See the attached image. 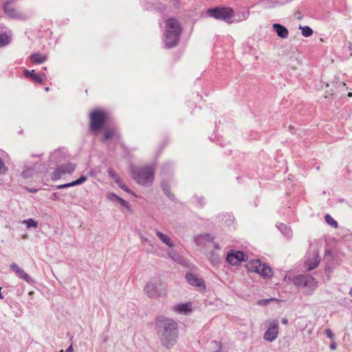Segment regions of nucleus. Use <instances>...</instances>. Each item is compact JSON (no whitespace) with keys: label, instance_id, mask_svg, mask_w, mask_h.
Here are the masks:
<instances>
[{"label":"nucleus","instance_id":"nucleus-47","mask_svg":"<svg viewBox=\"0 0 352 352\" xmlns=\"http://www.w3.org/2000/svg\"><path fill=\"white\" fill-rule=\"evenodd\" d=\"M4 296L1 294V287H0V299H3Z\"/></svg>","mask_w":352,"mask_h":352},{"label":"nucleus","instance_id":"nucleus-25","mask_svg":"<svg viewBox=\"0 0 352 352\" xmlns=\"http://www.w3.org/2000/svg\"><path fill=\"white\" fill-rule=\"evenodd\" d=\"M208 258L213 265L220 263V256L218 254L215 253L214 251H211L208 254Z\"/></svg>","mask_w":352,"mask_h":352},{"label":"nucleus","instance_id":"nucleus-51","mask_svg":"<svg viewBox=\"0 0 352 352\" xmlns=\"http://www.w3.org/2000/svg\"><path fill=\"white\" fill-rule=\"evenodd\" d=\"M49 89H50V88H49L48 87H47L45 89V90L46 91H49Z\"/></svg>","mask_w":352,"mask_h":352},{"label":"nucleus","instance_id":"nucleus-9","mask_svg":"<svg viewBox=\"0 0 352 352\" xmlns=\"http://www.w3.org/2000/svg\"><path fill=\"white\" fill-rule=\"evenodd\" d=\"M76 168V164L72 163H67L65 164H61L56 167V170L53 173V179L56 180L61 177L62 175L66 174L72 173Z\"/></svg>","mask_w":352,"mask_h":352},{"label":"nucleus","instance_id":"nucleus-30","mask_svg":"<svg viewBox=\"0 0 352 352\" xmlns=\"http://www.w3.org/2000/svg\"><path fill=\"white\" fill-rule=\"evenodd\" d=\"M22 223L25 224L28 228H38V222L34 220L33 219H28L26 220H23Z\"/></svg>","mask_w":352,"mask_h":352},{"label":"nucleus","instance_id":"nucleus-23","mask_svg":"<svg viewBox=\"0 0 352 352\" xmlns=\"http://www.w3.org/2000/svg\"><path fill=\"white\" fill-rule=\"evenodd\" d=\"M276 226L286 238L290 239L292 237V232L290 228L282 223L277 224Z\"/></svg>","mask_w":352,"mask_h":352},{"label":"nucleus","instance_id":"nucleus-15","mask_svg":"<svg viewBox=\"0 0 352 352\" xmlns=\"http://www.w3.org/2000/svg\"><path fill=\"white\" fill-rule=\"evenodd\" d=\"M320 262L318 252H315L311 259L307 260L305 263L307 270L310 271L316 268Z\"/></svg>","mask_w":352,"mask_h":352},{"label":"nucleus","instance_id":"nucleus-13","mask_svg":"<svg viewBox=\"0 0 352 352\" xmlns=\"http://www.w3.org/2000/svg\"><path fill=\"white\" fill-rule=\"evenodd\" d=\"M24 75L28 78H31L34 81L42 84L44 80H46L47 76L45 74H36L35 71L34 69L29 71L25 69L24 71Z\"/></svg>","mask_w":352,"mask_h":352},{"label":"nucleus","instance_id":"nucleus-17","mask_svg":"<svg viewBox=\"0 0 352 352\" xmlns=\"http://www.w3.org/2000/svg\"><path fill=\"white\" fill-rule=\"evenodd\" d=\"M107 199L111 201H117V202L120 203V204L122 206H123L127 209L130 208L129 203L126 201H125L124 199H123L122 198H121L119 196H118L117 195H116L115 193H113V192L109 193L107 195Z\"/></svg>","mask_w":352,"mask_h":352},{"label":"nucleus","instance_id":"nucleus-21","mask_svg":"<svg viewBox=\"0 0 352 352\" xmlns=\"http://www.w3.org/2000/svg\"><path fill=\"white\" fill-rule=\"evenodd\" d=\"M308 274L306 275H297L293 277L292 283L296 287H304L305 285V281L307 278Z\"/></svg>","mask_w":352,"mask_h":352},{"label":"nucleus","instance_id":"nucleus-4","mask_svg":"<svg viewBox=\"0 0 352 352\" xmlns=\"http://www.w3.org/2000/svg\"><path fill=\"white\" fill-rule=\"evenodd\" d=\"M131 174L133 179L143 186L150 185L154 179V170L151 166L133 168Z\"/></svg>","mask_w":352,"mask_h":352},{"label":"nucleus","instance_id":"nucleus-2","mask_svg":"<svg viewBox=\"0 0 352 352\" xmlns=\"http://www.w3.org/2000/svg\"><path fill=\"white\" fill-rule=\"evenodd\" d=\"M182 27L179 22L174 19L170 18L166 23V31L164 33V41L166 48L175 47L179 42Z\"/></svg>","mask_w":352,"mask_h":352},{"label":"nucleus","instance_id":"nucleus-38","mask_svg":"<svg viewBox=\"0 0 352 352\" xmlns=\"http://www.w3.org/2000/svg\"><path fill=\"white\" fill-rule=\"evenodd\" d=\"M212 344H214L218 349H222V344L220 342L214 340L212 342Z\"/></svg>","mask_w":352,"mask_h":352},{"label":"nucleus","instance_id":"nucleus-28","mask_svg":"<svg viewBox=\"0 0 352 352\" xmlns=\"http://www.w3.org/2000/svg\"><path fill=\"white\" fill-rule=\"evenodd\" d=\"M34 173V168H26L21 173V175L25 179H29L33 176Z\"/></svg>","mask_w":352,"mask_h":352},{"label":"nucleus","instance_id":"nucleus-34","mask_svg":"<svg viewBox=\"0 0 352 352\" xmlns=\"http://www.w3.org/2000/svg\"><path fill=\"white\" fill-rule=\"evenodd\" d=\"M8 168L6 166L4 162L0 158V174H4L7 171Z\"/></svg>","mask_w":352,"mask_h":352},{"label":"nucleus","instance_id":"nucleus-53","mask_svg":"<svg viewBox=\"0 0 352 352\" xmlns=\"http://www.w3.org/2000/svg\"><path fill=\"white\" fill-rule=\"evenodd\" d=\"M348 96H352V93L349 92V93L348 94Z\"/></svg>","mask_w":352,"mask_h":352},{"label":"nucleus","instance_id":"nucleus-16","mask_svg":"<svg viewBox=\"0 0 352 352\" xmlns=\"http://www.w3.org/2000/svg\"><path fill=\"white\" fill-rule=\"evenodd\" d=\"M3 11L4 12L11 18H19L20 14L14 10V8L12 6L11 2L6 1L3 5Z\"/></svg>","mask_w":352,"mask_h":352},{"label":"nucleus","instance_id":"nucleus-14","mask_svg":"<svg viewBox=\"0 0 352 352\" xmlns=\"http://www.w3.org/2000/svg\"><path fill=\"white\" fill-rule=\"evenodd\" d=\"M273 29L276 32V34L281 38H287L289 36L288 30L283 25L279 23H274Z\"/></svg>","mask_w":352,"mask_h":352},{"label":"nucleus","instance_id":"nucleus-24","mask_svg":"<svg viewBox=\"0 0 352 352\" xmlns=\"http://www.w3.org/2000/svg\"><path fill=\"white\" fill-rule=\"evenodd\" d=\"M47 59L46 55H41L38 53H35L31 55L30 60L33 63L41 64L44 63Z\"/></svg>","mask_w":352,"mask_h":352},{"label":"nucleus","instance_id":"nucleus-22","mask_svg":"<svg viewBox=\"0 0 352 352\" xmlns=\"http://www.w3.org/2000/svg\"><path fill=\"white\" fill-rule=\"evenodd\" d=\"M174 310L179 314H188L191 311V307L189 304L181 303L175 305Z\"/></svg>","mask_w":352,"mask_h":352},{"label":"nucleus","instance_id":"nucleus-35","mask_svg":"<svg viewBox=\"0 0 352 352\" xmlns=\"http://www.w3.org/2000/svg\"><path fill=\"white\" fill-rule=\"evenodd\" d=\"M324 333L331 340H334V334L333 333L332 331L330 329H327L324 331Z\"/></svg>","mask_w":352,"mask_h":352},{"label":"nucleus","instance_id":"nucleus-29","mask_svg":"<svg viewBox=\"0 0 352 352\" xmlns=\"http://www.w3.org/2000/svg\"><path fill=\"white\" fill-rule=\"evenodd\" d=\"M299 28L301 30V33L305 37H309L313 34L312 29L307 25L300 26Z\"/></svg>","mask_w":352,"mask_h":352},{"label":"nucleus","instance_id":"nucleus-18","mask_svg":"<svg viewBox=\"0 0 352 352\" xmlns=\"http://www.w3.org/2000/svg\"><path fill=\"white\" fill-rule=\"evenodd\" d=\"M87 180V177L85 175H82L78 179L73 181L70 183H67L65 184H61V185L57 186V188L62 189V188H66L80 185V184H82V183H84L85 182H86Z\"/></svg>","mask_w":352,"mask_h":352},{"label":"nucleus","instance_id":"nucleus-52","mask_svg":"<svg viewBox=\"0 0 352 352\" xmlns=\"http://www.w3.org/2000/svg\"><path fill=\"white\" fill-rule=\"evenodd\" d=\"M349 294H350L351 296H352V289H350V291H349Z\"/></svg>","mask_w":352,"mask_h":352},{"label":"nucleus","instance_id":"nucleus-50","mask_svg":"<svg viewBox=\"0 0 352 352\" xmlns=\"http://www.w3.org/2000/svg\"><path fill=\"white\" fill-rule=\"evenodd\" d=\"M213 352H222V349H217V351H213Z\"/></svg>","mask_w":352,"mask_h":352},{"label":"nucleus","instance_id":"nucleus-20","mask_svg":"<svg viewBox=\"0 0 352 352\" xmlns=\"http://www.w3.org/2000/svg\"><path fill=\"white\" fill-rule=\"evenodd\" d=\"M155 234L158 236V238L169 248H173L175 246L174 243L168 235L163 234L162 232L158 230L155 231Z\"/></svg>","mask_w":352,"mask_h":352},{"label":"nucleus","instance_id":"nucleus-36","mask_svg":"<svg viewBox=\"0 0 352 352\" xmlns=\"http://www.w3.org/2000/svg\"><path fill=\"white\" fill-rule=\"evenodd\" d=\"M109 175L114 180L115 182H116V179H120L118 177V175L111 169L109 170Z\"/></svg>","mask_w":352,"mask_h":352},{"label":"nucleus","instance_id":"nucleus-41","mask_svg":"<svg viewBox=\"0 0 352 352\" xmlns=\"http://www.w3.org/2000/svg\"><path fill=\"white\" fill-rule=\"evenodd\" d=\"M201 237H203L204 239L205 240H207V241H212L213 240V238L208 234H205L204 235H201Z\"/></svg>","mask_w":352,"mask_h":352},{"label":"nucleus","instance_id":"nucleus-39","mask_svg":"<svg viewBox=\"0 0 352 352\" xmlns=\"http://www.w3.org/2000/svg\"><path fill=\"white\" fill-rule=\"evenodd\" d=\"M168 254L169 256L171 257L174 260H177V258L179 257V255L177 254H176L175 252H170Z\"/></svg>","mask_w":352,"mask_h":352},{"label":"nucleus","instance_id":"nucleus-37","mask_svg":"<svg viewBox=\"0 0 352 352\" xmlns=\"http://www.w3.org/2000/svg\"><path fill=\"white\" fill-rule=\"evenodd\" d=\"M272 299H264V300H261L258 301V304L260 305H267L270 301H271Z\"/></svg>","mask_w":352,"mask_h":352},{"label":"nucleus","instance_id":"nucleus-5","mask_svg":"<svg viewBox=\"0 0 352 352\" xmlns=\"http://www.w3.org/2000/svg\"><path fill=\"white\" fill-rule=\"evenodd\" d=\"M248 269L252 272L258 274L260 276L269 278L272 275L271 268L265 263H261L259 260H253L247 265Z\"/></svg>","mask_w":352,"mask_h":352},{"label":"nucleus","instance_id":"nucleus-49","mask_svg":"<svg viewBox=\"0 0 352 352\" xmlns=\"http://www.w3.org/2000/svg\"><path fill=\"white\" fill-rule=\"evenodd\" d=\"M142 239H143L144 241H148V239L142 236Z\"/></svg>","mask_w":352,"mask_h":352},{"label":"nucleus","instance_id":"nucleus-31","mask_svg":"<svg viewBox=\"0 0 352 352\" xmlns=\"http://www.w3.org/2000/svg\"><path fill=\"white\" fill-rule=\"evenodd\" d=\"M326 222L333 228L338 227V222L335 221L329 214H326L324 217Z\"/></svg>","mask_w":352,"mask_h":352},{"label":"nucleus","instance_id":"nucleus-32","mask_svg":"<svg viewBox=\"0 0 352 352\" xmlns=\"http://www.w3.org/2000/svg\"><path fill=\"white\" fill-rule=\"evenodd\" d=\"M116 183L118 185L120 188H121L122 190L127 192H130L131 190L122 182L121 179H117L116 180Z\"/></svg>","mask_w":352,"mask_h":352},{"label":"nucleus","instance_id":"nucleus-10","mask_svg":"<svg viewBox=\"0 0 352 352\" xmlns=\"http://www.w3.org/2000/svg\"><path fill=\"white\" fill-rule=\"evenodd\" d=\"M246 254L242 251H231L227 254L226 261L232 265H236L241 261H245Z\"/></svg>","mask_w":352,"mask_h":352},{"label":"nucleus","instance_id":"nucleus-40","mask_svg":"<svg viewBox=\"0 0 352 352\" xmlns=\"http://www.w3.org/2000/svg\"><path fill=\"white\" fill-rule=\"evenodd\" d=\"M196 199H197V203H198L201 206H202L205 204V202H204V199L203 197H196Z\"/></svg>","mask_w":352,"mask_h":352},{"label":"nucleus","instance_id":"nucleus-11","mask_svg":"<svg viewBox=\"0 0 352 352\" xmlns=\"http://www.w3.org/2000/svg\"><path fill=\"white\" fill-rule=\"evenodd\" d=\"M186 279L189 285L198 287L200 290H205L206 285L204 280L199 278L196 275L192 273H188L186 275Z\"/></svg>","mask_w":352,"mask_h":352},{"label":"nucleus","instance_id":"nucleus-27","mask_svg":"<svg viewBox=\"0 0 352 352\" xmlns=\"http://www.w3.org/2000/svg\"><path fill=\"white\" fill-rule=\"evenodd\" d=\"M11 41V38L6 33H0V47L8 45Z\"/></svg>","mask_w":352,"mask_h":352},{"label":"nucleus","instance_id":"nucleus-33","mask_svg":"<svg viewBox=\"0 0 352 352\" xmlns=\"http://www.w3.org/2000/svg\"><path fill=\"white\" fill-rule=\"evenodd\" d=\"M114 135V131L113 130H107L104 133V139L107 140L113 137Z\"/></svg>","mask_w":352,"mask_h":352},{"label":"nucleus","instance_id":"nucleus-12","mask_svg":"<svg viewBox=\"0 0 352 352\" xmlns=\"http://www.w3.org/2000/svg\"><path fill=\"white\" fill-rule=\"evenodd\" d=\"M10 267L14 272H15L17 274V276L20 278L23 279L28 283H32L33 282L32 278L28 274H26L25 271L22 268H21L16 263H12Z\"/></svg>","mask_w":352,"mask_h":352},{"label":"nucleus","instance_id":"nucleus-48","mask_svg":"<svg viewBox=\"0 0 352 352\" xmlns=\"http://www.w3.org/2000/svg\"><path fill=\"white\" fill-rule=\"evenodd\" d=\"M327 254H330V251H329V250H326V252H325V256H326Z\"/></svg>","mask_w":352,"mask_h":352},{"label":"nucleus","instance_id":"nucleus-3","mask_svg":"<svg viewBox=\"0 0 352 352\" xmlns=\"http://www.w3.org/2000/svg\"><path fill=\"white\" fill-rule=\"evenodd\" d=\"M144 291L149 298H155L166 294V285L159 278H151L144 286Z\"/></svg>","mask_w":352,"mask_h":352},{"label":"nucleus","instance_id":"nucleus-44","mask_svg":"<svg viewBox=\"0 0 352 352\" xmlns=\"http://www.w3.org/2000/svg\"><path fill=\"white\" fill-rule=\"evenodd\" d=\"M74 349H73V346H72V344H71L66 350L65 352H73Z\"/></svg>","mask_w":352,"mask_h":352},{"label":"nucleus","instance_id":"nucleus-45","mask_svg":"<svg viewBox=\"0 0 352 352\" xmlns=\"http://www.w3.org/2000/svg\"><path fill=\"white\" fill-rule=\"evenodd\" d=\"M282 323L284 324H288V320L287 318H283L281 320Z\"/></svg>","mask_w":352,"mask_h":352},{"label":"nucleus","instance_id":"nucleus-6","mask_svg":"<svg viewBox=\"0 0 352 352\" xmlns=\"http://www.w3.org/2000/svg\"><path fill=\"white\" fill-rule=\"evenodd\" d=\"M208 15L216 19L228 21L233 16V10L230 8H215L213 9H208L207 11Z\"/></svg>","mask_w":352,"mask_h":352},{"label":"nucleus","instance_id":"nucleus-42","mask_svg":"<svg viewBox=\"0 0 352 352\" xmlns=\"http://www.w3.org/2000/svg\"><path fill=\"white\" fill-rule=\"evenodd\" d=\"M336 346H337V344H336V342L333 340L331 343L330 344L329 348L331 350H334L336 349Z\"/></svg>","mask_w":352,"mask_h":352},{"label":"nucleus","instance_id":"nucleus-55","mask_svg":"<svg viewBox=\"0 0 352 352\" xmlns=\"http://www.w3.org/2000/svg\"><path fill=\"white\" fill-rule=\"evenodd\" d=\"M43 69H44V70H46V69H47V67H43Z\"/></svg>","mask_w":352,"mask_h":352},{"label":"nucleus","instance_id":"nucleus-1","mask_svg":"<svg viewBox=\"0 0 352 352\" xmlns=\"http://www.w3.org/2000/svg\"><path fill=\"white\" fill-rule=\"evenodd\" d=\"M156 329L158 338L164 348L170 349L176 344L179 330L174 320L164 317L159 318L156 322Z\"/></svg>","mask_w":352,"mask_h":352},{"label":"nucleus","instance_id":"nucleus-19","mask_svg":"<svg viewBox=\"0 0 352 352\" xmlns=\"http://www.w3.org/2000/svg\"><path fill=\"white\" fill-rule=\"evenodd\" d=\"M318 287V281L311 276L308 275L305 281V285L304 287L308 288L310 292H308V294H310L314 290H315Z\"/></svg>","mask_w":352,"mask_h":352},{"label":"nucleus","instance_id":"nucleus-46","mask_svg":"<svg viewBox=\"0 0 352 352\" xmlns=\"http://www.w3.org/2000/svg\"><path fill=\"white\" fill-rule=\"evenodd\" d=\"M214 248H215L216 250H219L221 249V248H220L219 245L218 243H214Z\"/></svg>","mask_w":352,"mask_h":352},{"label":"nucleus","instance_id":"nucleus-8","mask_svg":"<svg viewBox=\"0 0 352 352\" xmlns=\"http://www.w3.org/2000/svg\"><path fill=\"white\" fill-rule=\"evenodd\" d=\"M267 329L264 333L263 339L267 342H274L278 336V320H272L266 321Z\"/></svg>","mask_w":352,"mask_h":352},{"label":"nucleus","instance_id":"nucleus-54","mask_svg":"<svg viewBox=\"0 0 352 352\" xmlns=\"http://www.w3.org/2000/svg\"><path fill=\"white\" fill-rule=\"evenodd\" d=\"M343 86H346V84L344 82H342Z\"/></svg>","mask_w":352,"mask_h":352},{"label":"nucleus","instance_id":"nucleus-7","mask_svg":"<svg viewBox=\"0 0 352 352\" xmlns=\"http://www.w3.org/2000/svg\"><path fill=\"white\" fill-rule=\"evenodd\" d=\"M107 113L100 110H94L90 114V128L92 131L98 130L107 120Z\"/></svg>","mask_w":352,"mask_h":352},{"label":"nucleus","instance_id":"nucleus-26","mask_svg":"<svg viewBox=\"0 0 352 352\" xmlns=\"http://www.w3.org/2000/svg\"><path fill=\"white\" fill-rule=\"evenodd\" d=\"M161 186L162 188L163 191L166 194V195L167 197H168L170 199L174 201L175 200V196H174L173 194H172L170 192V187H169L168 184L166 182H163L161 184Z\"/></svg>","mask_w":352,"mask_h":352},{"label":"nucleus","instance_id":"nucleus-43","mask_svg":"<svg viewBox=\"0 0 352 352\" xmlns=\"http://www.w3.org/2000/svg\"><path fill=\"white\" fill-rule=\"evenodd\" d=\"M27 190L29 192H31V193H34V192H36L38 191V190L35 189V188H27Z\"/></svg>","mask_w":352,"mask_h":352}]
</instances>
